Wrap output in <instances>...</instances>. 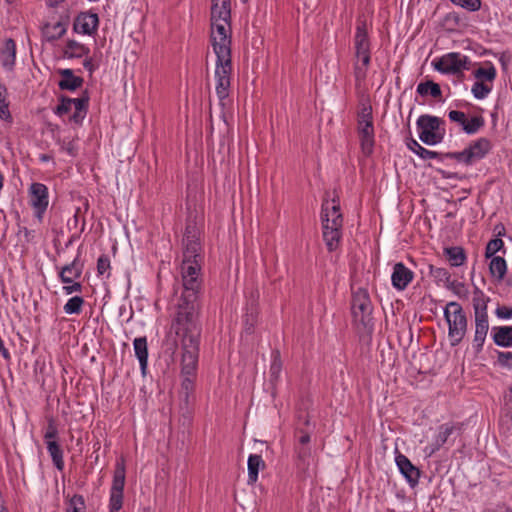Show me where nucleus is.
Masks as SVG:
<instances>
[{"mask_svg":"<svg viewBox=\"0 0 512 512\" xmlns=\"http://www.w3.org/2000/svg\"><path fill=\"white\" fill-rule=\"evenodd\" d=\"M183 291L176 306L172 328L176 335H201L199 320V296L202 289L201 277H182Z\"/></svg>","mask_w":512,"mask_h":512,"instance_id":"f257e3e1","label":"nucleus"},{"mask_svg":"<svg viewBox=\"0 0 512 512\" xmlns=\"http://www.w3.org/2000/svg\"><path fill=\"white\" fill-rule=\"evenodd\" d=\"M181 346V383L180 398L189 404L194 396L195 377L198 367L201 335H177Z\"/></svg>","mask_w":512,"mask_h":512,"instance_id":"f03ea898","label":"nucleus"},{"mask_svg":"<svg viewBox=\"0 0 512 512\" xmlns=\"http://www.w3.org/2000/svg\"><path fill=\"white\" fill-rule=\"evenodd\" d=\"M354 77L357 84H361L367 77L371 63V42L368 34L367 22L364 18L357 19L354 35Z\"/></svg>","mask_w":512,"mask_h":512,"instance_id":"7ed1b4c3","label":"nucleus"},{"mask_svg":"<svg viewBox=\"0 0 512 512\" xmlns=\"http://www.w3.org/2000/svg\"><path fill=\"white\" fill-rule=\"evenodd\" d=\"M490 298L476 285L473 288L472 305L474 309L475 333L473 349L476 355L481 353L489 330L488 303Z\"/></svg>","mask_w":512,"mask_h":512,"instance_id":"20e7f679","label":"nucleus"},{"mask_svg":"<svg viewBox=\"0 0 512 512\" xmlns=\"http://www.w3.org/2000/svg\"><path fill=\"white\" fill-rule=\"evenodd\" d=\"M444 318L448 324V337L451 346H457L467 332L468 319L462 306L455 301L449 302L444 308Z\"/></svg>","mask_w":512,"mask_h":512,"instance_id":"39448f33","label":"nucleus"},{"mask_svg":"<svg viewBox=\"0 0 512 512\" xmlns=\"http://www.w3.org/2000/svg\"><path fill=\"white\" fill-rule=\"evenodd\" d=\"M321 220L323 228V240L329 252L335 251L342 238L343 215L329 218V202L322 203Z\"/></svg>","mask_w":512,"mask_h":512,"instance_id":"423d86ee","label":"nucleus"},{"mask_svg":"<svg viewBox=\"0 0 512 512\" xmlns=\"http://www.w3.org/2000/svg\"><path fill=\"white\" fill-rule=\"evenodd\" d=\"M373 305L367 289L358 288L352 290L351 313L353 320L361 324L365 329L372 328Z\"/></svg>","mask_w":512,"mask_h":512,"instance_id":"0eeeda50","label":"nucleus"},{"mask_svg":"<svg viewBox=\"0 0 512 512\" xmlns=\"http://www.w3.org/2000/svg\"><path fill=\"white\" fill-rule=\"evenodd\" d=\"M315 425L311 423L310 416L305 411H299L296 415L295 421V437L298 441V446H295L297 458L305 462L311 456V449L308 446Z\"/></svg>","mask_w":512,"mask_h":512,"instance_id":"6e6552de","label":"nucleus"},{"mask_svg":"<svg viewBox=\"0 0 512 512\" xmlns=\"http://www.w3.org/2000/svg\"><path fill=\"white\" fill-rule=\"evenodd\" d=\"M419 139L426 145L441 143L445 136L444 120L437 116L423 114L416 122Z\"/></svg>","mask_w":512,"mask_h":512,"instance_id":"1a4fd4ad","label":"nucleus"},{"mask_svg":"<svg viewBox=\"0 0 512 512\" xmlns=\"http://www.w3.org/2000/svg\"><path fill=\"white\" fill-rule=\"evenodd\" d=\"M432 66L442 74L460 77L464 75V70L470 68V59L459 52H450L434 59Z\"/></svg>","mask_w":512,"mask_h":512,"instance_id":"9d476101","label":"nucleus"},{"mask_svg":"<svg viewBox=\"0 0 512 512\" xmlns=\"http://www.w3.org/2000/svg\"><path fill=\"white\" fill-rule=\"evenodd\" d=\"M225 25H230L222 20L211 18L212 29L216 31L217 36L212 35V46L216 57H231V36L227 33Z\"/></svg>","mask_w":512,"mask_h":512,"instance_id":"9b49d317","label":"nucleus"},{"mask_svg":"<svg viewBox=\"0 0 512 512\" xmlns=\"http://www.w3.org/2000/svg\"><path fill=\"white\" fill-rule=\"evenodd\" d=\"M232 72L231 57H217L215 76L217 79L216 94L220 101L229 96L230 75Z\"/></svg>","mask_w":512,"mask_h":512,"instance_id":"f8f14e48","label":"nucleus"},{"mask_svg":"<svg viewBox=\"0 0 512 512\" xmlns=\"http://www.w3.org/2000/svg\"><path fill=\"white\" fill-rule=\"evenodd\" d=\"M29 196L35 216L41 222L49 203L48 188L43 183H32L29 188Z\"/></svg>","mask_w":512,"mask_h":512,"instance_id":"ddd939ff","label":"nucleus"},{"mask_svg":"<svg viewBox=\"0 0 512 512\" xmlns=\"http://www.w3.org/2000/svg\"><path fill=\"white\" fill-rule=\"evenodd\" d=\"M395 462L409 486L415 488L419 484L421 470L407 456L399 452L398 449H396Z\"/></svg>","mask_w":512,"mask_h":512,"instance_id":"4468645a","label":"nucleus"},{"mask_svg":"<svg viewBox=\"0 0 512 512\" xmlns=\"http://www.w3.org/2000/svg\"><path fill=\"white\" fill-rule=\"evenodd\" d=\"M99 26V17L91 11L80 12L73 24V30L76 33L92 35L96 33Z\"/></svg>","mask_w":512,"mask_h":512,"instance_id":"2eb2a0df","label":"nucleus"},{"mask_svg":"<svg viewBox=\"0 0 512 512\" xmlns=\"http://www.w3.org/2000/svg\"><path fill=\"white\" fill-rule=\"evenodd\" d=\"M413 279V271L406 267L402 262L394 264L393 272L391 275V283L396 290H405Z\"/></svg>","mask_w":512,"mask_h":512,"instance_id":"dca6fc26","label":"nucleus"},{"mask_svg":"<svg viewBox=\"0 0 512 512\" xmlns=\"http://www.w3.org/2000/svg\"><path fill=\"white\" fill-rule=\"evenodd\" d=\"M358 134L362 153L369 157L374 151V126L369 122L362 126H358Z\"/></svg>","mask_w":512,"mask_h":512,"instance_id":"f3484780","label":"nucleus"},{"mask_svg":"<svg viewBox=\"0 0 512 512\" xmlns=\"http://www.w3.org/2000/svg\"><path fill=\"white\" fill-rule=\"evenodd\" d=\"M83 271V263L80 262V252H78L75 259L61 268L59 278L62 283L70 284L74 279L81 277Z\"/></svg>","mask_w":512,"mask_h":512,"instance_id":"a211bd4d","label":"nucleus"},{"mask_svg":"<svg viewBox=\"0 0 512 512\" xmlns=\"http://www.w3.org/2000/svg\"><path fill=\"white\" fill-rule=\"evenodd\" d=\"M0 61L2 67L12 72L16 64V43L12 38L5 40L3 47L0 49Z\"/></svg>","mask_w":512,"mask_h":512,"instance_id":"6ab92c4d","label":"nucleus"},{"mask_svg":"<svg viewBox=\"0 0 512 512\" xmlns=\"http://www.w3.org/2000/svg\"><path fill=\"white\" fill-rule=\"evenodd\" d=\"M467 148L471 155L472 164L483 159L493 148L492 142L485 137L472 141Z\"/></svg>","mask_w":512,"mask_h":512,"instance_id":"aec40b11","label":"nucleus"},{"mask_svg":"<svg viewBox=\"0 0 512 512\" xmlns=\"http://www.w3.org/2000/svg\"><path fill=\"white\" fill-rule=\"evenodd\" d=\"M125 479H126L125 460L123 457H121L119 460L116 461V464H115L110 494L124 495Z\"/></svg>","mask_w":512,"mask_h":512,"instance_id":"412c9836","label":"nucleus"},{"mask_svg":"<svg viewBox=\"0 0 512 512\" xmlns=\"http://www.w3.org/2000/svg\"><path fill=\"white\" fill-rule=\"evenodd\" d=\"M59 74L62 77L58 83L60 90L75 91L84 83V79L80 76H75L72 69H61Z\"/></svg>","mask_w":512,"mask_h":512,"instance_id":"4be33fe9","label":"nucleus"},{"mask_svg":"<svg viewBox=\"0 0 512 512\" xmlns=\"http://www.w3.org/2000/svg\"><path fill=\"white\" fill-rule=\"evenodd\" d=\"M134 346V352L135 356L139 360L140 363V369L142 372V375L146 374L147 365H148V344H147V338L145 336L143 337H137L133 341Z\"/></svg>","mask_w":512,"mask_h":512,"instance_id":"5701e85b","label":"nucleus"},{"mask_svg":"<svg viewBox=\"0 0 512 512\" xmlns=\"http://www.w3.org/2000/svg\"><path fill=\"white\" fill-rule=\"evenodd\" d=\"M211 18L229 23L231 20V2L212 0Z\"/></svg>","mask_w":512,"mask_h":512,"instance_id":"b1692460","label":"nucleus"},{"mask_svg":"<svg viewBox=\"0 0 512 512\" xmlns=\"http://www.w3.org/2000/svg\"><path fill=\"white\" fill-rule=\"evenodd\" d=\"M493 341L500 347H512V326L493 327Z\"/></svg>","mask_w":512,"mask_h":512,"instance_id":"393cba45","label":"nucleus"},{"mask_svg":"<svg viewBox=\"0 0 512 512\" xmlns=\"http://www.w3.org/2000/svg\"><path fill=\"white\" fill-rule=\"evenodd\" d=\"M90 53L89 47L85 46L82 43L77 42L76 40L69 39L66 42L64 48V56L66 58H81L84 56H88Z\"/></svg>","mask_w":512,"mask_h":512,"instance_id":"a878e982","label":"nucleus"},{"mask_svg":"<svg viewBox=\"0 0 512 512\" xmlns=\"http://www.w3.org/2000/svg\"><path fill=\"white\" fill-rule=\"evenodd\" d=\"M407 148L418 155L423 160L439 159L442 152L431 151L421 146L414 138L410 137L406 141Z\"/></svg>","mask_w":512,"mask_h":512,"instance_id":"bb28decb","label":"nucleus"},{"mask_svg":"<svg viewBox=\"0 0 512 512\" xmlns=\"http://www.w3.org/2000/svg\"><path fill=\"white\" fill-rule=\"evenodd\" d=\"M444 255L447 257V260L453 267H459L463 265L467 259L466 252L461 246L444 248Z\"/></svg>","mask_w":512,"mask_h":512,"instance_id":"cd10ccee","label":"nucleus"},{"mask_svg":"<svg viewBox=\"0 0 512 512\" xmlns=\"http://www.w3.org/2000/svg\"><path fill=\"white\" fill-rule=\"evenodd\" d=\"M248 484H254L258 479L260 469L265 468V462L262 457L257 454H251L248 457Z\"/></svg>","mask_w":512,"mask_h":512,"instance_id":"c85d7f7f","label":"nucleus"},{"mask_svg":"<svg viewBox=\"0 0 512 512\" xmlns=\"http://www.w3.org/2000/svg\"><path fill=\"white\" fill-rule=\"evenodd\" d=\"M183 244V260H196L202 261L201 256V243L200 241L188 240L182 241Z\"/></svg>","mask_w":512,"mask_h":512,"instance_id":"c756f323","label":"nucleus"},{"mask_svg":"<svg viewBox=\"0 0 512 512\" xmlns=\"http://www.w3.org/2000/svg\"><path fill=\"white\" fill-rule=\"evenodd\" d=\"M416 91L422 97H425L428 95H430L431 97H433L435 99H439L442 97V91H441L440 85L432 80H427L425 82L419 83Z\"/></svg>","mask_w":512,"mask_h":512,"instance_id":"7c9ffc66","label":"nucleus"},{"mask_svg":"<svg viewBox=\"0 0 512 512\" xmlns=\"http://www.w3.org/2000/svg\"><path fill=\"white\" fill-rule=\"evenodd\" d=\"M507 271V264L503 257L493 256L489 264V272L492 277H495L498 281L503 280Z\"/></svg>","mask_w":512,"mask_h":512,"instance_id":"2f4dec72","label":"nucleus"},{"mask_svg":"<svg viewBox=\"0 0 512 512\" xmlns=\"http://www.w3.org/2000/svg\"><path fill=\"white\" fill-rule=\"evenodd\" d=\"M48 453L51 456L54 466L62 471L64 469L63 450L57 441H48L46 443Z\"/></svg>","mask_w":512,"mask_h":512,"instance_id":"473e14b6","label":"nucleus"},{"mask_svg":"<svg viewBox=\"0 0 512 512\" xmlns=\"http://www.w3.org/2000/svg\"><path fill=\"white\" fill-rule=\"evenodd\" d=\"M460 430V425H456L453 423H445L440 426L439 433L435 439V449H439L442 447L448 440L449 436L454 432V430Z\"/></svg>","mask_w":512,"mask_h":512,"instance_id":"72a5a7b5","label":"nucleus"},{"mask_svg":"<svg viewBox=\"0 0 512 512\" xmlns=\"http://www.w3.org/2000/svg\"><path fill=\"white\" fill-rule=\"evenodd\" d=\"M8 90L5 84L0 83V119L11 123L12 115L9 111V101L7 100Z\"/></svg>","mask_w":512,"mask_h":512,"instance_id":"f704fd0d","label":"nucleus"},{"mask_svg":"<svg viewBox=\"0 0 512 512\" xmlns=\"http://www.w3.org/2000/svg\"><path fill=\"white\" fill-rule=\"evenodd\" d=\"M201 262L196 260H182L181 277H200Z\"/></svg>","mask_w":512,"mask_h":512,"instance_id":"c9c22d12","label":"nucleus"},{"mask_svg":"<svg viewBox=\"0 0 512 512\" xmlns=\"http://www.w3.org/2000/svg\"><path fill=\"white\" fill-rule=\"evenodd\" d=\"M487 67H480L473 71V76L478 79V81H488L493 82L496 78L497 72L494 65L491 62L486 63Z\"/></svg>","mask_w":512,"mask_h":512,"instance_id":"e433bc0d","label":"nucleus"},{"mask_svg":"<svg viewBox=\"0 0 512 512\" xmlns=\"http://www.w3.org/2000/svg\"><path fill=\"white\" fill-rule=\"evenodd\" d=\"M429 274L432 276L436 284L444 283L447 287L451 282V275L446 268L435 267L434 265H428Z\"/></svg>","mask_w":512,"mask_h":512,"instance_id":"4c0bfd02","label":"nucleus"},{"mask_svg":"<svg viewBox=\"0 0 512 512\" xmlns=\"http://www.w3.org/2000/svg\"><path fill=\"white\" fill-rule=\"evenodd\" d=\"M271 357L272 362L270 365V378L271 381H277L282 370V360L280 351L278 349L273 350Z\"/></svg>","mask_w":512,"mask_h":512,"instance_id":"58836bf2","label":"nucleus"},{"mask_svg":"<svg viewBox=\"0 0 512 512\" xmlns=\"http://www.w3.org/2000/svg\"><path fill=\"white\" fill-rule=\"evenodd\" d=\"M444 159H454L459 163L465 164L466 166L472 165L471 155L469 154V151H467V148L460 152L442 153V157L439 158V160L443 161Z\"/></svg>","mask_w":512,"mask_h":512,"instance_id":"ea45409f","label":"nucleus"},{"mask_svg":"<svg viewBox=\"0 0 512 512\" xmlns=\"http://www.w3.org/2000/svg\"><path fill=\"white\" fill-rule=\"evenodd\" d=\"M66 512H86L84 497L80 494L73 495L67 503Z\"/></svg>","mask_w":512,"mask_h":512,"instance_id":"a19ab883","label":"nucleus"},{"mask_svg":"<svg viewBox=\"0 0 512 512\" xmlns=\"http://www.w3.org/2000/svg\"><path fill=\"white\" fill-rule=\"evenodd\" d=\"M84 305V299L81 296H74L70 298L64 305V311L66 314H79L82 311Z\"/></svg>","mask_w":512,"mask_h":512,"instance_id":"79ce46f5","label":"nucleus"},{"mask_svg":"<svg viewBox=\"0 0 512 512\" xmlns=\"http://www.w3.org/2000/svg\"><path fill=\"white\" fill-rule=\"evenodd\" d=\"M485 125L484 118L482 116H473L470 120H466L464 125V132L471 135L478 132Z\"/></svg>","mask_w":512,"mask_h":512,"instance_id":"37998d69","label":"nucleus"},{"mask_svg":"<svg viewBox=\"0 0 512 512\" xmlns=\"http://www.w3.org/2000/svg\"><path fill=\"white\" fill-rule=\"evenodd\" d=\"M195 240L200 241V231L197 228L194 220L188 219L186 221L185 231L182 241Z\"/></svg>","mask_w":512,"mask_h":512,"instance_id":"c03bdc74","label":"nucleus"},{"mask_svg":"<svg viewBox=\"0 0 512 512\" xmlns=\"http://www.w3.org/2000/svg\"><path fill=\"white\" fill-rule=\"evenodd\" d=\"M257 321V307L254 304H251L250 308H247V312L245 314V331L247 333H252L253 328Z\"/></svg>","mask_w":512,"mask_h":512,"instance_id":"a18cd8bd","label":"nucleus"},{"mask_svg":"<svg viewBox=\"0 0 512 512\" xmlns=\"http://www.w3.org/2000/svg\"><path fill=\"white\" fill-rule=\"evenodd\" d=\"M492 90V86L482 81H476L472 86V94L476 99H484Z\"/></svg>","mask_w":512,"mask_h":512,"instance_id":"49530a36","label":"nucleus"},{"mask_svg":"<svg viewBox=\"0 0 512 512\" xmlns=\"http://www.w3.org/2000/svg\"><path fill=\"white\" fill-rule=\"evenodd\" d=\"M59 104L55 107L54 113L58 116H63L69 113L72 109V100L70 97L61 95L59 97Z\"/></svg>","mask_w":512,"mask_h":512,"instance_id":"de8ad7c7","label":"nucleus"},{"mask_svg":"<svg viewBox=\"0 0 512 512\" xmlns=\"http://www.w3.org/2000/svg\"><path fill=\"white\" fill-rule=\"evenodd\" d=\"M503 248H504V242L502 241L501 238L491 239L486 245L485 257L491 258V257L495 256V254L497 252H499L500 250H502Z\"/></svg>","mask_w":512,"mask_h":512,"instance_id":"09e8293b","label":"nucleus"},{"mask_svg":"<svg viewBox=\"0 0 512 512\" xmlns=\"http://www.w3.org/2000/svg\"><path fill=\"white\" fill-rule=\"evenodd\" d=\"M326 196H329V193H325ZM325 201L329 202V218H333L336 215H342L340 212V200L338 195H334L331 199H328V197L324 198L323 203Z\"/></svg>","mask_w":512,"mask_h":512,"instance_id":"8fccbe9b","label":"nucleus"},{"mask_svg":"<svg viewBox=\"0 0 512 512\" xmlns=\"http://www.w3.org/2000/svg\"><path fill=\"white\" fill-rule=\"evenodd\" d=\"M71 100L75 110H88L90 97L87 90L83 91L79 98H71Z\"/></svg>","mask_w":512,"mask_h":512,"instance_id":"3c124183","label":"nucleus"},{"mask_svg":"<svg viewBox=\"0 0 512 512\" xmlns=\"http://www.w3.org/2000/svg\"><path fill=\"white\" fill-rule=\"evenodd\" d=\"M453 4L461 6L462 8L475 12L481 8V0H450Z\"/></svg>","mask_w":512,"mask_h":512,"instance_id":"603ef678","label":"nucleus"},{"mask_svg":"<svg viewBox=\"0 0 512 512\" xmlns=\"http://www.w3.org/2000/svg\"><path fill=\"white\" fill-rule=\"evenodd\" d=\"M447 288L460 298L468 297V294H469L468 289L466 288L465 284L462 282L451 281L448 284Z\"/></svg>","mask_w":512,"mask_h":512,"instance_id":"864d4df0","label":"nucleus"},{"mask_svg":"<svg viewBox=\"0 0 512 512\" xmlns=\"http://www.w3.org/2000/svg\"><path fill=\"white\" fill-rule=\"evenodd\" d=\"M67 25H68V18L66 19L65 22L58 21L56 24H54L52 26V29L54 30L55 33L48 36V40L51 41V40L60 39L66 33Z\"/></svg>","mask_w":512,"mask_h":512,"instance_id":"5fc2aeb1","label":"nucleus"},{"mask_svg":"<svg viewBox=\"0 0 512 512\" xmlns=\"http://www.w3.org/2000/svg\"><path fill=\"white\" fill-rule=\"evenodd\" d=\"M124 495L110 494L109 512H120L123 507Z\"/></svg>","mask_w":512,"mask_h":512,"instance_id":"6e6d98bb","label":"nucleus"},{"mask_svg":"<svg viewBox=\"0 0 512 512\" xmlns=\"http://www.w3.org/2000/svg\"><path fill=\"white\" fill-rule=\"evenodd\" d=\"M373 124L372 107H364L358 115V126H362L366 123Z\"/></svg>","mask_w":512,"mask_h":512,"instance_id":"4d7b16f0","label":"nucleus"},{"mask_svg":"<svg viewBox=\"0 0 512 512\" xmlns=\"http://www.w3.org/2000/svg\"><path fill=\"white\" fill-rule=\"evenodd\" d=\"M110 269V259L106 254H102L97 260V272L104 275Z\"/></svg>","mask_w":512,"mask_h":512,"instance_id":"13d9d810","label":"nucleus"},{"mask_svg":"<svg viewBox=\"0 0 512 512\" xmlns=\"http://www.w3.org/2000/svg\"><path fill=\"white\" fill-rule=\"evenodd\" d=\"M448 117L450 121L458 123L459 125L462 126V129L464 128V125L467 120L466 114L464 112L458 110H451L448 113Z\"/></svg>","mask_w":512,"mask_h":512,"instance_id":"bf43d9fd","label":"nucleus"},{"mask_svg":"<svg viewBox=\"0 0 512 512\" xmlns=\"http://www.w3.org/2000/svg\"><path fill=\"white\" fill-rule=\"evenodd\" d=\"M58 437V430L55 426L53 420H50L46 429V432L44 434V440L45 443H48V441H56L55 439Z\"/></svg>","mask_w":512,"mask_h":512,"instance_id":"052dcab7","label":"nucleus"},{"mask_svg":"<svg viewBox=\"0 0 512 512\" xmlns=\"http://www.w3.org/2000/svg\"><path fill=\"white\" fill-rule=\"evenodd\" d=\"M498 363L501 365V366H504V367H508V368H512V352L510 351H507V352H498Z\"/></svg>","mask_w":512,"mask_h":512,"instance_id":"680f3d73","label":"nucleus"},{"mask_svg":"<svg viewBox=\"0 0 512 512\" xmlns=\"http://www.w3.org/2000/svg\"><path fill=\"white\" fill-rule=\"evenodd\" d=\"M88 110H75L74 113L70 116L69 120L70 122H73L74 124L81 125L84 118L87 115Z\"/></svg>","mask_w":512,"mask_h":512,"instance_id":"e2e57ef3","label":"nucleus"},{"mask_svg":"<svg viewBox=\"0 0 512 512\" xmlns=\"http://www.w3.org/2000/svg\"><path fill=\"white\" fill-rule=\"evenodd\" d=\"M496 315L501 319L512 318V308L508 306H500L496 309Z\"/></svg>","mask_w":512,"mask_h":512,"instance_id":"0e129e2a","label":"nucleus"},{"mask_svg":"<svg viewBox=\"0 0 512 512\" xmlns=\"http://www.w3.org/2000/svg\"><path fill=\"white\" fill-rule=\"evenodd\" d=\"M82 288H83V286H82L81 283H79V282H72L71 285L64 286L63 290H64L65 294L70 295V294H72L74 292H81Z\"/></svg>","mask_w":512,"mask_h":512,"instance_id":"69168bd1","label":"nucleus"},{"mask_svg":"<svg viewBox=\"0 0 512 512\" xmlns=\"http://www.w3.org/2000/svg\"><path fill=\"white\" fill-rule=\"evenodd\" d=\"M83 67L90 73V75L96 70L97 66L94 64L91 57L85 56L83 61Z\"/></svg>","mask_w":512,"mask_h":512,"instance_id":"338daca9","label":"nucleus"},{"mask_svg":"<svg viewBox=\"0 0 512 512\" xmlns=\"http://www.w3.org/2000/svg\"><path fill=\"white\" fill-rule=\"evenodd\" d=\"M445 22L453 23L454 26H458L460 24V17L457 13H449L445 17Z\"/></svg>","mask_w":512,"mask_h":512,"instance_id":"774afa93","label":"nucleus"}]
</instances>
